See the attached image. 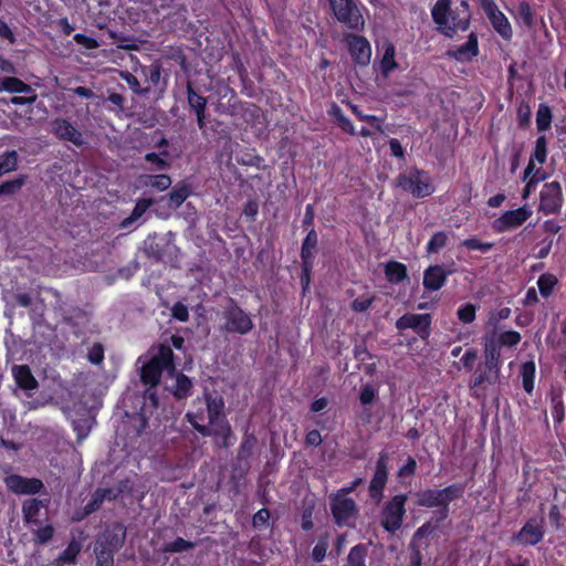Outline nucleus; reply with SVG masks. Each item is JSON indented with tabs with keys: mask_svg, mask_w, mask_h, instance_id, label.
<instances>
[{
	"mask_svg": "<svg viewBox=\"0 0 566 566\" xmlns=\"http://www.w3.org/2000/svg\"><path fill=\"white\" fill-rule=\"evenodd\" d=\"M174 358L172 348L166 343L159 344L157 353L140 367V381L146 386L157 387L164 370H167L169 375L176 373Z\"/></svg>",
	"mask_w": 566,
	"mask_h": 566,
	"instance_id": "obj_3",
	"label": "nucleus"
},
{
	"mask_svg": "<svg viewBox=\"0 0 566 566\" xmlns=\"http://www.w3.org/2000/svg\"><path fill=\"white\" fill-rule=\"evenodd\" d=\"M25 182V176L21 175L15 179L4 181L0 185L1 196H11L18 192Z\"/></svg>",
	"mask_w": 566,
	"mask_h": 566,
	"instance_id": "obj_54",
	"label": "nucleus"
},
{
	"mask_svg": "<svg viewBox=\"0 0 566 566\" xmlns=\"http://www.w3.org/2000/svg\"><path fill=\"white\" fill-rule=\"evenodd\" d=\"M386 280L391 284H399L408 279L406 264L399 261H389L385 264Z\"/></svg>",
	"mask_w": 566,
	"mask_h": 566,
	"instance_id": "obj_31",
	"label": "nucleus"
},
{
	"mask_svg": "<svg viewBox=\"0 0 566 566\" xmlns=\"http://www.w3.org/2000/svg\"><path fill=\"white\" fill-rule=\"evenodd\" d=\"M144 159L150 165L149 170L153 171H163L170 167L169 160H167L164 155H160V153H147Z\"/></svg>",
	"mask_w": 566,
	"mask_h": 566,
	"instance_id": "obj_45",
	"label": "nucleus"
},
{
	"mask_svg": "<svg viewBox=\"0 0 566 566\" xmlns=\"http://www.w3.org/2000/svg\"><path fill=\"white\" fill-rule=\"evenodd\" d=\"M431 18L439 33L452 39L458 32L470 28L472 12L467 0L452 6L451 0H437L431 8Z\"/></svg>",
	"mask_w": 566,
	"mask_h": 566,
	"instance_id": "obj_2",
	"label": "nucleus"
},
{
	"mask_svg": "<svg viewBox=\"0 0 566 566\" xmlns=\"http://www.w3.org/2000/svg\"><path fill=\"white\" fill-rule=\"evenodd\" d=\"M417 470V461L412 457H408L406 463L399 468L397 475L402 479L406 476H412Z\"/></svg>",
	"mask_w": 566,
	"mask_h": 566,
	"instance_id": "obj_63",
	"label": "nucleus"
},
{
	"mask_svg": "<svg viewBox=\"0 0 566 566\" xmlns=\"http://www.w3.org/2000/svg\"><path fill=\"white\" fill-rule=\"evenodd\" d=\"M558 280L552 273H543L539 275L537 280V286L541 295L543 297H548L552 295L555 286L557 285Z\"/></svg>",
	"mask_w": 566,
	"mask_h": 566,
	"instance_id": "obj_42",
	"label": "nucleus"
},
{
	"mask_svg": "<svg viewBox=\"0 0 566 566\" xmlns=\"http://www.w3.org/2000/svg\"><path fill=\"white\" fill-rule=\"evenodd\" d=\"M12 376L17 386L22 390H35L39 382L29 365H14L12 367Z\"/></svg>",
	"mask_w": 566,
	"mask_h": 566,
	"instance_id": "obj_24",
	"label": "nucleus"
},
{
	"mask_svg": "<svg viewBox=\"0 0 566 566\" xmlns=\"http://www.w3.org/2000/svg\"><path fill=\"white\" fill-rule=\"evenodd\" d=\"M547 158V139L544 135L538 136L535 142V147L532 153L531 159L537 161L539 165L545 164Z\"/></svg>",
	"mask_w": 566,
	"mask_h": 566,
	"instance_id": "obj_50",
	"label": "nucleus"
},
{
	"mask_svg": "<svg viewBox=\"0 0 566 566\" xmlns=\"http://www.w3.org/2000/svg\"><path fill=\"white\" fill-rule=\"evenodd\" d=\"M334 18L348 30L360 32L365 29V19L359 0H327Z\"/></svg>",
	"mask_w": 566,
	"mask_h": 566,
	"instance_id": "obj_4",
	"label": "nucleus"
},
{
	"mask_svg": "<svg viewBox=\"0 0 566 566\" xmlns=\"http://www.w3.org/2000/svg\"><path fill=\"white\" fill-rule=\"evenodd\" d=\"M486 18L489 19L494 31L505 41H511L513 38V29L511 22L505 14L499 9V7L488 12Z\"/></svg>",
	"mask_w": 566,
	"mask_h": 566,
	"instance_id": "obj_22",
	"label": "nucleus"
},
{
	"mask_svg": "<svg viewBox=\"0 0 566 566\" xmlns=\"http://www.w3.org/2000/svg\"><path fill=\"white\" fill-rule=\"evenodd\" d=\"M536 365L534 360L522 363L520 367V376L522 378L523 389L527 395H532L535 385Z\"/></svg>",
	"mask_w": 566,
	"mask_h": 566,
	"instance_id": "obj_35",
	"label": "nucleus"
},
{
	"mask_svg": "<svg viewBox=\"0 0 566 566\" xmlns=\"http://www.w3.org/2000/svg\"><path fill=\"white\" fill-rule=\"evenodd\" d=\"M46 495L45 499H36L31 497L27 499L22 502V518L25 525H40L41 521L38 518L40 511L46 507L50 503V496L46 491H44Z\"/></svg>",
	"mask_w": 566,
	"mask_h": 566,
	"instance_id": "obj_21",
	"label": "nucleus"
},
{
	"mask_svg": "<svg viewBox=\"0 0 566 566\" xmlns=\"http://www.w3.org/2000/svg\"><path fill=\"white\" fill-rule=\"evenodd\" d=\"M397 186L415 198H424L434 191L427 172L418 168L411 169L408 174H400L397 178Z\"/></svg>",
	"mask_w": 566,
	"mask_h": 566,
	"instance_id": "obj_6",
	"label": "nucleus"
},
{
	"mask_svg": "<svg viewBox=\"0 0 566 566\" xmlns=\"http://www.w3.org/2000/svg\"><path fill=\"white\" fill-rule=\"evenodd\" d=\"M222 318V329L229 334L247 335L254 326L250 315L232 297H229L223 307Z\"/></svg>",
	"mask_w": 566,
	"mask_h": 566,
	"instance_id": "obj_5",
	"label": "nucleus"
},
{
	"mask_svg": "<svg viewBox=\"0 0 566 566\" xmlns=\"http://www.w3.org/2000/svg\"><path fill=\"white\" fill-rule=\"evenodd\" d=\"M151 205H153V199H146V198L139 199L136 202L129 218H127L123 222V226H127L128 223L138 220L150 208Z\"/></svg>",
	"mask_w": 566,
	"mask_h": 566,
	"instance_id": "obj_53",
	"label": "nucleus"
},
{
	"mask_svg": "<svg viewBox=\"0 0 566 566\" xmlns=\"http://www.w3.org/2000/svg\"><path fill=\"white\" fill-rule=\"evenodd\" d=\"M367 546L365 544H357L353 546L347 556L349 566H366Z\"/></svg>",
	"mask_w": 566,
	"mask_h": 566,
	"instance_id": "obj_43",
	"label": "nucleus"
},
{
	"mask_svg": "<svg viewBox=\"0 0 566 566\" xmlns=\"http://www.w3.org/2000/svg\"><path fill=\"white\" fill-rule=\"evenodd\" d=\"M479 306L472 303L461 305L457 311L458 319L463 324H471L476 318V311Z\"/></svg>",
	"mask_w": 566,
	"mask_h": 566,
	"instance_id": "obj_49",
	"label": "nucleus"
},
{
	"mask_svg": "<svg viewBox=\"0 0 566 566\" xmlns=\"http://www.w3.org/2000/svg\"><path fill=\"white\" fill-rule=\"evenodd\" d=\"M453 273L452 270H446L441 264L429 265L423 271L422 285L426 291H439L447 283L448 276Z\"/></svg>",
	"mask_w": 566,
	"mask_h": 566,
	"instance_id": "obj_18",
	"label": "nucleus"
},
{
	"mask_svg": "<svg viewBox=\"0 0 566 566\" xmlns=\"http://www.w3.org/2000/svg\"><path fill=\"white\" fill-rule=\"evenodd\" d=\"M448 243V234L444 231H438L432 234L429 239L426 251L429 254L438 253L441 249H443Z\"/></svg>",
	"mask_w": 566,
	"mask_h": 566,
	"instance_id": "obj_48",
	"label": "nucleus"
},
{
	"mask_svg": "<svg viewBox=\"0 0 566 566\" xmlns=\"http://www.w3.org/2000/svg\"><path fill=\"white\" fill-rule=\"evenodd\" d=\"M431 314L406 313L396 321V328L400 332L412 329L422 340H428L431 335Z\"/></svg>",
	"mask_w": 566,
	"mask_h": 566,
	"instance_id": "obj_12",
	"label": "nucleus"
},
{
	"mask_svg": "<svg viewBox=\"0 0 566 566\" xmlns=\"http://www.w3.org/2000/svg\"><path fill=\"white\" fill-rule=\"evenodd\" d=\"M388 454L381 451L375 464V472L369 481L368 495L375 504H380L388 482Z\"/></svg>",
	"mask_w": 566,
	"mask_h": 566,
	"instance_id": "obj_9",
	"label": "nucleus"
},
{
	"mask_svg": "<svg viewBox=\"0 0 566 566\" xmlns=\"http://www.w3.org/2000/svg\"><path fill=\"white\" fill-rule=\"evenodd\" d=\"M271 513L269 509L262 507L252 516V526L255 530H262L269 525Z\"/></svg>",
	"mask_w": 566,
	"mask_h": 566,
	"instance_id": "obj_60",
	"label": "nucleus"
},
{
	"mask_svg": "<svg viewBox=\"0 0 566 566\" xmlns=\"http://www.w3.org/2000/svg\"><path fill=\"white\" fill-rule=\"evenodd\" d=\"M564 202L559 181L546 182L539 192L538 210L545 216L558 213Z\"/></svg>",
	"mask_w": 566,
	"mask_h": 566,
	"instance_id": "obj_13",
	"label": "nucleus"
},
{
	"mask_svg": "<svg viewBox=\"0 0 566 566\" xmlns=\"http://www.w3.org/2000/svg\"><path fill=\"white\" fill-rule=\"evenodd\" d=\"M119 76L123 81L126 82V84L129 86V88L137 95L146 96L150 93V87L145 86L143 87L138 81V78L132 74L128 71H120Z\"/></svg>",
	"mask_w": 566,
	"mask_h": 566,
	"instance_id": "obj_44",
	"label": "nucleus"
},
{
	"mask_svg": "<svg viewBox=\"0 0 566 566\" xmlns=\"http://www.w3.org/2000/svg\"><path fill=\"white\" fill-rule=\"evenodd\" d=\"M501 347H515L522 339V336L516 331H505L500 334L492 332L490 333Z\"/></svg>",
	"mask_w": 566,
	"mask_h": 566,
	"instance_id": "obj_41",
	"label": "nucleus"
},
{
	"mask_svg": "<svg viewBox=\"0 0 566 566\" xmlns=\"http://www.w3.org/2000/svg\"><path fill=\"white\" fill-rule=\"evenodd\" d=\"M518 14L526 27L531 28L533 25L534 14L531 4L527 1L520 2Z\"/></svg>",
	"mask_w": 566,
	"mask_h": 566,
	"instance_id": "obj_61",
	"label": "nucleus"
},
{
	"mask_svg": "<svg viewBox=\"0 0 566 566\" xmlns=\"http://www.w3.org/2000/svg\"><path fill=\"white\" fill-rule=\"evenodd\" d=\"M161 72L163 66L159 61H155L149 65L140 66V75L145 78L147 86H149L150 90L158 88L160 92H164L167 86V82L166 80L161 81Z\"/></svg>",
	"mask_w": 566,
	"mask_h": 566,
	"instance_id": "obj_23",
	"label": "nucleus"
},
{
	"mask_svg": "<svg viewBox=\"0 0 566 566\" xmlns=\"http://www.w3.org/2000/svg\"><path fill=\"white\" fill-rule=\"evenodd\" d=\"M82 545L78 541L72 539L66 548L57 556V564H69L75 565L77 562V556L81 553Z\"/></svg>",
	"mask_w": 566,
	"mask_h": 566,
	"instance_id": "obj_38",
	"label": "nucleus"
},
{
	"mask_svg": "<svg viewBox=\"0 0 566 566\" xmlns=\"http://www.w3.org/2000/svg\"><path fill=\"white\" fill-rule=\"evenodd\" d=\"M187 101L191 111L196 114L197 125L199 129H205L207 126V98L198 94L190 81L186 85Z\"/></svg>",
	"mask_w": 566,
	"mask_h": 566,
	"instance_id": "obj_20",
	"label": "nucleus"
},
{
	"mask_svg": "<svg viewBox=\"0 0 566 566\" xmlns=\"http://www.w3.org/2000/svg\"><path fill=\"white\" fill-rule=\"evenodd\" d=\"M318 251V234L314 228H311L303 239L301 247V261L313 262Z\"/></svg>",
	"mask_w": 566,
	"mask_h": 566,
	"instance_id": "obj_28",
	"label": "nucleus"
},
{
	"mask_svg": "<svg viewBox=\"0 0 566 566\" xmlns=\"http://www.w3.org/2000/svg\"><path fill=\"white\" fill-rule=\"evenodd\" d=\"M185 418L201 437L219 438L220 447L232 446L233 431L224 412V399L218 394L205 389L202 397L192 401V409Z\"/></svg>",
	"mask_w": 566,
	"mask_h": 566,
	"instance_id": "obj_1",
	"label": "nucleus"
},
{
	"mask_svg": "<svg viewBox=\"0 0 566 566\" xmlns=\"http://www.w3.org/2000/svg\"><path fill=\"white\" fill-rule=\"evenodd\" d=\"M465 486L462 483H453L441 489L443 509L438 510V521H444L449 516V504L463 496Z\"/></svg>",
	"mask_w": 566,
	"mask_h": 566,
	"instance_id": "obj_26",
	"label": "nucleus"
},
{
	"mask_svg": "<svg viewBox=\"0 0 566 566\" xmlns=\"http://www.w3.org/2000/svg\"><path fill=\"white\" fill-rule=\"evenodd\" d=\"M398 67L396 62V48L392 43L388 42L385 45L382 57L379 62V71L382 76L387 77Z\"/></svg>",
	"mask_w": 566,
	"mask_h": 566,
	"instance_id": "obj_34",
	"label": "nucleus"
},
{
	"mask_svg": "<svg viewBox=\"0 0 566 566\" xmlns=\"http://www.w3.org/2000/svg\"><path fill=\"white\" fill-rule=\"evenodd\" d=\"M344 42L356 65L367 66L370 63L371 45L365 36L355 33H346L344 35Z\"/></svg>",
	"mask_w": 566,
	"mask_h": 566,
	"instance_id": "obj_14",
	"label": "nucleus"
},
{
	"mask_svg": "<svg viewBox=\"0 0 566 566\" xmlns=\"http://www.w3.org/2000/svg\"><path fill=\"white\" fill-rule=\"evenodd\" d=\"M54 535V527L51 524H45L33 531V541L36 544L43 545L49 543Z\"/></svg>",
	"mask_w": 566,
	"mask_h": 566,
	"instance_id": "obj_56",
	"label": "nucleus"
},
{
	"mask_svg": "<svg viewBox=\"0 0 566 566\" xmlns=\"http://www.w3.org/2000/svg\"><path fill=\"white\" fill-rule=\"evenodd\" d=\"M192 195V186L186 180L177 182L169 192V207L179 208Z\"/></svg>",
	"mask_w": 566,
	"mask_h": 566,
	"instance_id": "obj_29",
	"label": "nucleus"
},
{
	"mask_svg": "<svg viewBox=\"0 0 566 566\" xmlns=\"http://www.w3.org/2000/svg\"><path fill=\"white\" fill-rule=\"evenodd\" d=\"M221 98H224L229 96L228 99V112L229 114L233 115L237 111V106L240 103L235 91L230 87L229 85H226L220 92H219Z\"/></svg>",
	"mask_w": 566,
	"mask_h": 566,
	"instance_id": "obj_58",
	"label": "nucleus"
},
{
	"mask_svg": "<svg viewBox=\"0 0 566 566\" xmlns=\"http://www.w3.org/2000/svg\"><path fill=\"white\" fill-rule=\"evenodd\" d=\"M143 186L151 187L158 191H165L171 186V177L167 174L143 175L139 177Z\"/></svg>",
	"mask_w": 566,
	"mask_h": 566,
	"instance_id": "obj_36",
	"label": "nucleus"
},
{
	"mask_svg": "<svg viewBox=\"0 0 566 566\" xmlns=\"http://www.w3.org/2000/svg\"><path fill=\"white\" fill-rule=\"evenodd\" d=\"M7 489L14 494L34 495L45 491L42 480L25 478L20 474H10L3 480Z\"/></svg>",
	"mask_w": 566,
	"mask_h": 566,
	"instance_id": "obj_16",
	"label": "nucleus"
},
{
	"mask_svg": "<svg viewBox=\"0 0 566 566\" xmlns=\"http://www.w3.org/2000/svg\"><path fill=\"white\" fill-rule=\"evenodd\" d=\"M258 444V439L254 433L252 432H245L242 441L240 443V447L238 449L237 453V461L242 462L244 461L247 463V469H249V460L252 458L255 447Z\"/></svg>",
	"mask_w": 566,
	"mask_h": 566,
	"instance_id": "obj_30",
	"label": "nucleus"
},
{
	"mask_svg": "<svg viewBox=\"0 0 566 566\" xmlns=\"http://www.w3.org/2000/svg\"><path fill=\"white\" fill-rule=\"evenodd\" d=\"M193 382L182 373L176 375V382L171 388V395L176 400H185L192 395Z\"/></svg>",
	"mask_w": 566,
	"mask_h": 566,
	"instance_id": "obj_32",
	"label": "nucleus"
},
{
	"mask_svg": "<svg viewBox=\"0 0 566 566\" xmlns=\"http://www.w3.org/2000/svg\"><path fill=\"white\" fill-rule=\"evenodd\" d=\"M88 360L92 364L98 365L104 360V347L102 344H94L88 350Z\"/></svg>",
	"mask_w": 566,
	"mask_h": 566,
	"instance_id": "obj_64",
	"label": "nucleus"
},
{
	"mask_svg": "<svg viewBox=\"0 0 566 566\" xmlns=\"http://www.w3.org/2000/svg\"><path fill=\"white\" fill-rule=\"evenodd\" d=\"M377 398V390L371 384H365L360 387L359 402L363 407L371 405Z\"/></svg>",
	"mask_w": 566,
	"mask_h": 566,
	"instance_id": "obj_57",
	"label": "nucleus"
},
{
	"mask_svg": "<svg viewBox=\"0 0 566 566\" xmlns=\"http://www.w3.org/2000/svg\"><path fill=\"white\" fill-rule=\"evenodd\" d=\"M478 358V350L475 348H469L464 352L460 361L465 370L471 371L474 368L475 360Z\"/></svg>",
	"mask_w": 566,
	"mask_h": 566,
	"instance_id": "obj_62",
	"label": "nucleus"
},
{
	"mask_svg": "<svg viewBox=\"0 0 566 566\" xmlns=\"http://www.w3.org/2000/svg\"><path fill=\"white\" fill-rule=\"evenodd\" d=\"M552 109L546 103H539L536 112V126L538 132H546L552 124Z\"/></svg>",
	"mask_w": 566,
	"mask_h": 566,
	"instance_id": "obj_40",
	"label": "nucleus"
},
{
	"mask_svg": "<svg viewBox=\"0 0 566 566\" xmlns=\"http://www.w3.org/2000/svg\"><path fill=\"white\" fill-rule=\"evenodd\" d=\"M313 266H314L313 262L301 261L302 271H301V275H300V281H301L303 294H305L310 289Z\"/></svg>",
	"mask_w": 566,
	"mask_h": 566,
	"instance_id": "obj_59",
	"label": "nucleus"
},
{
	"mask_svg": "<svg viewBox=\"0 0 566 566\" xmlns=\"http://www.w3.org/2000/svg\"><path fill=\"white\" fill-rule=\"evenodd\" d=\"M502 347L494 339V337L488 333L483 337V361L499 366L502 368Z\"/></svg>",
	"mask_w": 566,
	"mask_h": 566,
	"instance_id": "obj_27",
	"label": "nucleus"
},
{
	"mask_svg": "<svg viewBox=\"0 0 566 566\" xmlns=\"http://www.w3.org/2000/svg\"><path fill=\"white\" fill-rule=\"evenodd\" d=\"M18 153L8 150L0 155V169L6 172L14 171L18 168Z\"/></svg>",
	"mask_w": 566,
	"mask_h": 566,
	"instance_id": "obj_51",
	"label": "nucleus"
},
{
	"mask_svg": "<svg viewBox=\"0 0 566 566\" xmlns=\"http://www.w3.org/2000/svg\"><path fill=\"white\" fill-rule=\"evenodd\" d=\"M0 92L8 93H28L32 92V87L15 76L0 77Z\"/></svg>",
	"mask_w": 566,
	"mask_h": 566,
	"instance_id": "obj_37",
	"label": "nucleus"
},
{
	"mask_svg": "<svg viewBox=\"0 0 566 566\" xmlns=\"http://www.w3.org/2000/svg\"><path fill=\"white\" fill-rule=\"evenodd\" d=\"M329 547V534L325 533L317 539L316 545L312 549V558L316 563H321L325 559L327 549Z\"/></svg>",
	"mask_w": 566,
	"mask_h": 566,
	"instance_id": "obj_46",
	"label": "nucleus"
},
{
	"mask_svg": "<svg viewBox=\"0 0 566 566\" xmlns=\"http://www.w3.org/2000/svg\"><path fill=\"white\" fill-rule=\"evenodd\" d=\"M331 512L335 523L345 526L349 518L357 515L358 507L352 497L335 493L331 496Z\"/></svg>",
	"mask_w": 566,
	"mask_h": 566,
	"instance_id": "obj_15",
	"label": "nucleus"
},
{
	"mask_svg": "<svg viewBox=\"0 0 566 566\" xmlns=\"http://www.w3.org/2000/svg\"><path fill=\"white\" fill-rule=\"evenodd\" d=\"M479 41L478 35L471 32L465 43L458 45L453 51H450V55L457 61H471L473 57L479 55Z\"/></svg>",
	"mask_w": 566,
	"mask_h": 566,
	"instance_id": "obj_25",
	"label": "nucleus"
},
{
	"mask_svg": "<svg viewBox=\"0 0 566 566\" xmlns=\"http://www.w3.org/2000/svg\"><path fill=\"white\" fill-rule=\"evenodd\" d=\"M501 367L480 361L476 366L473 377L469 381V388L476 390L484 385H495L500 381Z\"/></svg>",
	"mask_w": 566,
	"mask_h": 566,
	"instance_id": "obj_17",
	"label": "nucleus"
},
{
	"mask_svg": "<svg viewBox=\"0 0 566 566\" xmlns=\"http://www.w3.org/2000/svg\"><path fill=\"white\" fill-rule=\"evenodd\" d=\"M123 537L114 533H104L94 546V554L96 558V566H114V555L120 548Z\"/></svg>",
	"mask_w": 566,
	"mask_h": 566,
	"instance_id": "obj_8",
	"label": "nucleus"
},
{
	"mask_svg": "<svg viewBox=\"0 0 566 566\" xmlns=\"http://www.w3.org/2000/svg\"><path fill=\"white\" fill-rule=\"evenodd\" d=\"M406 494H396L385 503L381 511V526L388 533L395 534L402 525L406 515Z\"/></svg>",
	"mask_w": 566,
	"mask_h": 566,
	"instance_id": "obj_7",
	"label": "nucleus"
},
{
	"mask_svg": "<svg viewBox=\"0 0 566 566\" xmlns=\"http://www.w3.org/2000/svg\"><path fill=\"white\" fill-rule=\"evenodd\" d=\"M51 132L60 140L70 142L76 147L84 144L82 133L65 118H55Z\"/></svg>",
	"mask_w": 566,
	"mask_h": 566,
	"instance_id": "obj_19",
	"label": "nucleus"
},
{
	"mask_svg": "<svg viewBox=\"0 0 566 566\" xmlns=\"http://www.w3.org/2000/svg\"><path fill=\"white\" fill-rule=\"evenodd\" d=\"M111 494L109 489H97L93 494L90 501L84 505V515H91L96 512L104 500Z\"/></svg>",
	"mask_w": 566,
	"mask_h": 566,
	"instance_id": "obj_39",
	"label": "nucleus"
},
{
	"mask_svg": "<svg viewBox=\"0 0 566 566\" xmlns=\"http://www.w3.org/2000/svg\"><path fill=\"white\" fill-rule=\"evenodd\" d=\"M552 417L555 422L560 423L565 418V407L562 395H553L551 398Z\"/></svg>",
	"mask_w": 566,
	"mask_h": 566,
	"instance_id": "obj_55",
	"label": "nucleus"
},
{
	"mask_svg": "<svg viewBox=\"0 0 566 566\" xmlns=\"http://www.w3.org/2000/svg\"><path fill=\"white\" fill-rule=\"evenodd\" d=\"M196 546V543L177 537L172 542H166L163 545V552L165 553H181L191 549Z\"/></svg>",
	"mask_w": 566,
	"mask_h": 566,
	"instance_id": "obj_47",
	"label": "nucleus"
},
{
	"mask_svg": "<svg viewBox=\"0 0 566 566\" xmlns=\"http://www.w3.org/2000/svg\"><path fill=\"white\" fill-rule=\"evenodd\" d=\"M461 245L468 249L469 251H481L486 253L494 248L493 242H482L476 237L467 238L461 242Z\"/></svg>",
	"mask_w": 566,
	"mask_h": 566,
	"instance_id": "obj_52",
	"label": "nucleus"
},
{
	"mask_svg": "<svg viewBox=\"0 0 566 566\" xmlns=\"http://www.w3.org/2000/svg\"><path fill=\"white\" fill-rule=\"evenodd\" d=\"M417 505L422 507L443 509L442 494L440 490L426 489L417 494Z\"/></svg>",
	"mask_w": 566,
	"mask_h": 566,
	"instance_id": "obj_33",
	"label": "nucleus"
},
{
	"mask_svg": "<svg viewBox=\"0 0 566 566\" xmlns=\"http://www.w3.org/2000/svg\"><path fill=\"white\" fill-rule=\"evenodd\" d=\"M533 214L528 206H522L517 209L506 210L499 218L493 220L492 229L496 233L512 231L524 224Z\"/></svg>",
	"mask_w": 566,
	"mask_h": 566,
	"instance_id": "obj_11",
	"label": "nucleus"
},
{
	"mask_svg": "<svg viewBox=\"0 0 566 566\" xmlns=\"http://www.w3.org/2000/svg\"><path fill=\"white\" fill-rule=\"evenodd\" d=\"M545 536L544 520L530 517L521 530L511 536V543L521 546H536Z\"/></svg>",
	"mask_w": 566,
	"mask_h": 566,
	"instance_id": "obj_10",
	"label": "nucleus"
}]
</instances>
